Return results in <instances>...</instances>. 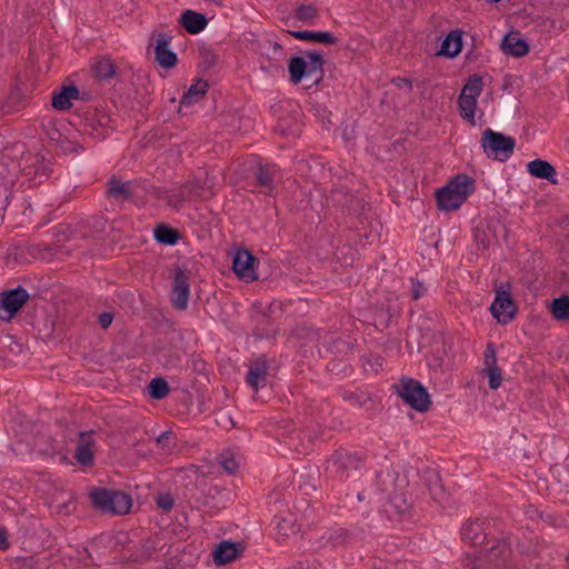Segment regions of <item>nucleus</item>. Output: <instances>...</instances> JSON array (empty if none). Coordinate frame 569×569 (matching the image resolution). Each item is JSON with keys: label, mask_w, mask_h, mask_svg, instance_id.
<instances>
[{"label": "nucleus", "mask_w": 569, "mask_h": 569, "mask_svg": "<svg viewBox=\"0 0 569 569\" xmlns=\"http://www.w3.org/2000/svg\"><path fill=\"white\" fill-rule=\"evenodd\" d=\"M475 191V180L467 174H458L436 193L438 207L442 211L459 209Z\"/></svg>", "instance_id": "nucleus-1"}, {"label": "nucleus", "mask_w": 569, "mask_h": 569, "mask_svg": "<svg viewBox=\"0 0 569 569\" xmlns=\"http://www.w3.org/2000/svg\"><path fill=\"white\" fill-rule=\"evenodd\" d=\"M323 54L321 51L308 52L303 57L290 59L288 69L292 83H299L303 78L318 83L323 73Z\"/></svg>", "instance_id": "nucleus-2"}, {"label": "nucleus", "mask_w": 569, "mask_h": 569, "mask_svg": "<svg viewBox=\"0 0 569 569\" xmlns=\"http://www.w3.org/2000/svg\"><path fill=\"white\" fill-rule=\"evenodd\" d=\"M90 497L97 508L116 515L128 513L132 506L130 496L116 490L94 489Z\"/></svg>", "instance_id": "nucleus-3"}, {"label": "nucleus", "mask_w": 569, "mask_h": 569, "mask_svg": "<svg viewBox=\"0 0 569 569\" xmlns=\"http://www.w3.org/2000/svg\"><path fill=\"white\" fill-rule=\"evenodd\" d=\"M483 90L482 79L475 74L471 76L467 83L463 86L459 96L458 104L461 117L471 126L476 124V110L478 106V98Z\"/></svg>", "instance_id": "nucleus-4"}, {"label": "nucleus", "mask_w": 569, "mask_h": 569, "mask_svg": "<svg viewBox=\"0 0 569 569\" xmlns=\"http://www.w3.org/2000/svg\"><path fill=\"white\" fill-rule=\"evenodd\" d=\"M481 144L488 158L503 162L511 157L516 141L512 137L487 129L483 132Z\"/></svg>", "instance_id": "nucleus-5"}, {"label": "nucleus", "mask_w": 569, "mask_h": 569, "mask_svg": "<svg viewBox=\"0 0 569 569\" xmlns=\"http://www.w3.org/2000/svg\"><path fill=\"white\" fill-rule=\"evenodd\" d=\"M212 192L207 191L204 187L199 184L198 180L188 182L184 186L174 187L170 190H166L161 193V199L167 200L168 204L179 209L186 201L191 200L196 197H207Z\"/></svg>", "instance_id": "nucleus-6"}, {"label": "nucleus", "mask_w": 569, "mask_h": 569, "mask_svg": "<svg viewBox=\"0 0 569 569\" xmlns=\"http://www.w3.org/2000/svg\"><path fill=\"white\" fill-rule=\"evenodd\" d=\"M398 395L406 403L418 411H425L429 407L430 400L426 389L412 379L401 381L398 387Z\"/></svg>", "instance_id": "nucleus-7"}, {"label": "nucleus", "mask_w": 569, "mask_h": 569, "mask_svg": "<svg viewBox=\"0 0 569 569\" xmlns=\"http://www.w3.org/2000/svg\"><path fill=\"white\" fill-rule=\"evenodd\" d=\"M29 295L21 287L0 296V320L9 321L27 302Z\"/></svg>", "instance_id": "nucleus-8"}, {"label": "nucleus", "mask_w": 569, "mask_h": 569, "mask_svg": "<svg viewBox=\"0 0 569 569\" xmlns=\"http://www.w3.org/2000/svg\"><path fill=\"white\" fill-rule=\"evenodd\" d=\"M258 260L246 249H238L233 253L232 269L234 273L246 280L253 281L258 279Z\"/></svg>", "instance_id": "nucleus-9"}, {"label": "nucleus", "mask_w": 569, "mask_h": 569, "mask_svg": "<svg viewBox=\"0 0 569 569\" xmlns=\"http://www.w3.org/2000/svg\"><path fill=\"white\" fill-rule=\"evenodd\" d=\"M516 306L508 291H497L490 311L493 318L502 325L510 322L516 315Z\"/></svg>", "instance_id": "nucleus-10"}, {"label": "nucleus", "mask_w": 569, "mask_h": 569, "mask_svg": "<svg viewBox=\"0 0 569 569\" xmlns=\"http://www.w3.org/2000/svg\"><path fill=\"white\" fill-rule=\"evenodd\" d=\"M189 295H190L189 278L184 271L179 269V270H177V272L174 274L173 283H172V291L170 295L171 302H172L173 307L179 310H184L188 306Z\"/></svg>", "instance_id": "nucleus-11"}, {"label": "nucleus", "mask_w": 569, "mask_h": 569, "mask_svg": "<svg viewBox=\"0 0 569 569\" xmlns=\"http://www.w3.org/2000/svg\"><path fill=\"white\" fill-rule=\"evenodd\" d=\"M268 365L264 359H259L249 366L246 381L248 386L258 391L267 385Z\"/></svg>", "instance_id": "nucleus-12"}, {"label": "nucleus", "mask_w": 569, "mask_h": 569, "mask_svg": "<svg viewBox=\"0 0 569 569\" xmlns=\"http://www.w3.org/2000/svg\"><path fill=\"white\" fill-rule=\"evenodd\" d=\"M242 551V543L228 540L221 541L213 550L212 557L217 565H226L234 560Z\"/></svg>", "instance_id": "nucleus-13"}, {"label": "nucleus", "mask_w": 569, "mask_h": 569, "mask_svg": "<svg viewBox=\"0 0 569 569\" xmlns=\"http://www.w3.org/2000/svg\"><path fill=\"white\" fill-rule=\"evenodd\" d=\"M179 22L190 34L200 33L208 24V20L204 14L190 9L184 10L181 13Z\"/></svg>", "instance_id": "nucleus-14"}, {"label": "nucleus", "mask_w": 569, "mask_h": 569, "mask_svg": "<svg viewBox=\"0 0 569 569\" xmlns=\"http://www.w3.org/2000/svg\"><path fill=\"white\" fill-rule=\"evenodd\" d=\"M497 358H496V351L491 345L488 346L486 356H485V363L486 369L485 372L488 377L489 387L492 390L498 389L501 386V371L496 365Z\"/></svg>", "instance_id": "nucleus-15"}, {"label": "nucleus", "mask_w": 569, "mask_h": 569, "mask_svg": "<svg viewBox=\"0 0 569 569\" xmlns=\"http://www.w3.org/2000/svg\"><path fill=\"white\" fill-rule=\"evenodd\" d=\"M154 54L157 62L166 69L177 63V54L170 49L169 41L163 36L156 41Z\"/></svg>", "instance_id": "nucleus-16"}, {"label": "nucleus", "mask_w": 569, "mask_h": 569, "mask_svg": "<svg viewBox=\"0 0 569 569\" xmlns=\"http://www.w3.org/2000/svg\"><path fill=\"white\" fill-rule=\"evenodd\" d=\"M528 172L540 179H546L552 183L557 182V172L555 168L546 160L536 159L527 164Z\"/></svg>", "instance_id": "nucleus-17"}, {"label": "nucleus", "mask_w": 569, "mask_h": 569, "mask_svg": "<svg viewBox=\"0 0 569 569\" xmlns=\"http://www.w3.org/2000/svg\"><path fill=\"white\" fill-rule=\"evenodd\" d=\"M79 96V90L74 86L62 87L53 93L52 106L54 109L64 111L71 108L72 101Z\"/></svg>", "instance_id": "nucleus-18"}, {"label": "nucleus", "mask_w": 569, "mask_h": 569, "mask_svg": "<svg viewBox=\"0 0 569 569\" xmlns=\"http://www.w3.org/2000/svg\"><path fill=\"white\" fill-rule=\"evenodd\" d=\"M462 49V37L461 32L458 30H453L448 33V36L442 40L439 54L455 58L460 53Z\"/></svg>", "instance_id": "nucleus-19"}, {"label": "nucleus", "mask_w": 569, "mask_h": 569, "mask_svg": "<svg viewBox=\"0 0 569 569\" xmlns=\"http://www.w3.org/2000/svg\"><path fill=\"white\" fill-rule=\"evenodd\" d=\"M461 537L472 546L481 545L486 540L482 523L478 520L465 523L461 529Z\"/></svg>", "instance_id": "nucleus-20"}, {"label": "nucleus", "mask_w": 569, "mask_h": 569, "mask_svg": "<svg viewBox=\"0 0 569 569\" xmlns=\"http://www.w3.org/2000/svg\"><path fill=\"white\" fill-rule=\"evenodd\" d=\"M502 49L505 53L512 57H523L529 48L527 42L517 34H507L502 40Z\"/></svg>", "instance_id": "nucleus-21"}, {"label": "nucleus", "mask_w": 569, "mask_h": 569, "mask_svg": "<svg viewBox=\"0 0 569 569\" xmlns=\"http://www.w3.org/2000/svg\"><path fill=\"white\" fill-rule=\"evenodd\" d=\"M207 90H208L207 81L201 80V79L197 80L194 83H192L189 87L188 91L183 94L181 102H180L181 108L189 107L192 103L199 101L204 96Z\"/></svg>", "instance_id": "nucleus-22"}, {"label": "nucleus", "mask_w": 569, "mask_h": 569, "mask_svg": "<svg viewBox=\"0 0 569 569\" xmlns=\"http://www.w3.org/2000/svg\"><path fill=\"white\" fill-rule=\"evenodd\" d=\"M291 34L299 40H308L319 43H333L336 38L328 31H293Z\"/></svg>", "instance_id": "nucleus-23"}, {"label": "nucleus", "mask_w": 569, "mask_h": 569, "mask_svg": "<svg viewBox=\"0 0 569 569\" xmlns=\"http://www.w3.org/2000/svg\"><path fill=\"white\" fill-rule=\"evenodd\" d=\"M90 435L81 433V442L76 450V459L83 466H90L93 462V453L90 442L88 441Z\"/></svg>", "instance_id": "nucleus-24"}, {"label": "nucleus", "mask_w": 569, "mask_h": 569, "mask_svg": "<svg viewBox=\"0 0 569 569\" xmlns=\"http://www.w3.org/2000/svg\"><path fill=\"white\" fill-rule=\"evenodd\" d=\"M276 171L274 166L260 167L257 171V180L259 184L266 189V192H270L273 189V176Z\"/></svg>", "instance_id": "nucleus-25"}, {"label": "nucleus", "mask_w": 569, "mask_h": 569, "mask_svg": "<svg viewBox=\"0 0 569 569\" xmlns=\"http://www.w3.org/2000/svg\"><path fill=\"white\" fill-rule=\"evenodd\" d=\"M154 237L160 243L173 246L178 242L179 233L167 226H159L154 230Z\"/></svg>", "instance_id": "nucleus-26"}, {"label": "nucleus", "mask_w": 569, "mask_h": 569, "mask_svg": "<svg viewBox=\"0 0 569 569\" xmlns=\"http://www.w3.org/2000/svg\"><path fill=\"white\" fill-rule=\"evenodd\" d=\"M278 540H284L298 532V527L292 519H280L276 526Z\"/></svg>", "instance_id": "nucleus-27"}, {"label": "nucleus", "mask_w": 569, "mask_h": 569, "mask_svg": "<svg viewBox=\"0 0 569 569\" xmlns=\"http://www.w3.org/2000/svg\"><path fill=\"white\" fill-rule=\"evenodd\" d=\"M551 311L555 318L559 320L569 319V297L561 296L553 300Z\"/></svg>", "instance_id": "nucleus-28"}, {"label": "nucleus", "mask_w": 569, "mask_h": 569, "mask_svg": "<svg viewBox=\"0 0 569 569\" xmlns=\"http://www.w3.org/2000/svg\"><path fill=\"white\" fill-rule=\"evenodd\" d=\"M148 390L153 399H162L169 393V385L162 378H153L148 386Z\"/></svg>", "instance_id": "nucleus-29"}, {"label": "nucleus", "mask_w": 569, "mask_h": 569, "mask_svg": "<svg viewBox=\"0 0 569 569\" xmlns=\"http://www.w3.org/2000/svg\"><path fill=\"white\" fill-rule=\"evenodd\" d=\"M296 17L299 21L306 24H312L318 17V10L311 4L301 6L298 8Z\"/></svg>", "instance_id": "nucleus-30"}, {"label": "nucleus", "mask_w": 569, "mask_h": 569, "mask_svg": "<svg viewBox=\"0 0 569 569\" xmlns=\"http://www.w3.org/2000/svg\"><path fill=\"white\" fill-rule=\"evenodd\" d=\"M94 71L99 78L108 79L114 74V64L109 59H101L94 64Z\"/></svg>", "instance_id": "nucleus-31"}, {"label": "nucleus", "mask_w": 569, "mask_h": 569, "mask_svg": "<svg viewBox=\"0 0 569 569\" xmlns=\"http://www.w3.org/2000/svg\"><path fill=\"white\" fill-rule=\"evenodd\" d=\"M220 465L227 472L233 473L239 467V461L231 452H223L220 457Z\"/></svg>", "instance_id": "nucleus-32"}, {"label": "nucleus", "mask_w": 569, "mask_h": 569, "mask_svg": "<svg viewBox=\"0 0 569 569\" xmlns=\"http://www.w3.org/2000/svg\"><path fill=\"white\" fill-rule=\"evenodd\" d=\"M509 553H510V549H509L508 545L505 542H499V543H497V546L492 547L490 557L492 559L505 561L507 559V557L509 556Z\"/></svg>", "instance_id": "nucleus-33"}, {"label": "nucleus", "mask_w": 569, "mask_h": 569, "mask_svg": "<svg viewBox=\"0 0 569 569\" xmlns=\"http://www.w3.org/2000/svg\"><path fill=\"white\" fill-rule=\"evenodd\" d=\"M109 193L112 197H128L129 193V184L121 183L119 181H112L109 188Z\"/></svg>", "instance_id": "nucleus-34"}, {"label": "nucleus", "mask_w": 569, "mask_h": 569, "mask_svg": "<svg viewBox=\"0 0 569 569\" xmlns=\"http://www.w3.org/2000/svg\"><path fill=\"white\" fill-rule=\"evenodd\" d=\"M157 505L160 509L168 511L173 507V499L170 495H161L157 499Z\"/></svg>", "instance_id": "nucleus-35"}, {"label": "nucleus", "mask_w": 569, "mask_h": 569, "mask_svg": "<svg viewBox=\"0 0 569 569\" xmlns=\"http://www.w3.org/2000/svg\"><path fill=\"white\" fill-rule=\"evenodd\" d=\"M425 292H426V287L423 286L422 282L417 281V282L412 283L411 296L415 300H418L419 298H421L425 295Z\"/></svg>", "instance_id": "nucleus-36"}, {"label": "nucleus", "mask_w": 569, "mask_h": 569, "mask_svg": "<svg viewBox=\"0 0 569 569\" xmlns=\"http://www.w3.org/2000/svg\"><path fill=\"white\" fill-rule=\"evenodd\" d=\"M112 320L113 316L109 312H104L99 317V322L102 328H108L111 325Z\"/></svg>", "instance_id": "nucleus-37"}, {"label": "nucleus", "mask_w": 569, "mask_h": 569, "mask_svg": "<svg viewBox=\"0 0 569 569\" xmlns=\"http://www.w3.org/2000/svg\"><path fill=\"white\" fill-rule=\"evenodd\" d=\"M172 436L170 432H162L158 439L157 442L161 446H167L168 442L171 440Z\"/></svg>", "instance_id": "nucleus-38"}, {"label": "nucleus", "mask_w": 569, "mask_h": 569, "mask_svg": "<svg viewBox=\"0 0 569 569\" xmlns=\"http://www.w3.org/2000/svg\"><path fill=\"white\" fill-rule=\"evenodd\" d=\"M346 539V533L342 529L336 531L335 541L332 542V547L338 546Z\"/></svg>", "instance_id": "nucleus-39"}, {"label": "nucleus", "mask_w": 569, "mask_h": 569, "mask_svg": "<svg viewBox=\"0 0 569 569\" xmlns=\"http://www.w3.org/2000/svg\"><path fill=\"white\" fill-rule=\"evenodd\" d=\"M397 86L400 87V88H408V89H411V81L407 78H399L397 80Z\"/></svg>", "instance_id": "nucleus-40"}, {"label": "nucleus", "mask_w": 569, "mask_h": 569, "mask_svg": "<svg viewBox=\"0 0 569 569\" xmlns=\"http://www.w3.org/2000/svg\"><path fill=\"white\" fill-rule=\"evenodd\" d=\"M7 532L3 529H0V549L7 547Z\"/></svg>", "instance_id": "nucleus-41"}, {"label": "nucleus", "mask_w": 569, "mask_h": 569, "mask_svg": "<svg viewBox=\"0 0 569 569\" xmlns=\"http://www.w3.org/2000/svg\"><path fill=\"white\" fill-rule=\"evenodd\" d=\"M291 569H308V568L305 567L302 563H298V565L293 566Z\"/></svg>", "instance_id": "nucleus-42"}]
</instances>
